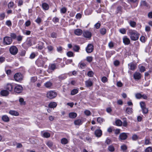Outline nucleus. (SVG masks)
<instances>
[{"label": "nucleus", "instance_id": "nucleus-36", "mask_svg": "<svg viewBox=\"0 0 152 152\" xmlns=\"http://www.w3.org/2000/svg\"><path fill=\"white\" fill-rule=\"evenodd\" d=\"M61 142L62 144H66L68 142L67 140L65 138H63L61 139Z\"/></svg>", "mask_w": 152, "mask_h": 152}, {"label": "nucleus", "instance_id": "nucleus-7", "mask_svg": "<svg viewBox=\"0 0 152 152\" xmlns=\"http://www.w3.org/2000/svg\"><path fill=\"white\" fill-rule=\"evenodd\" d=\"M23 89V88L20 85H16L14 88V92L17 93H21Z\"/></svg>", "mask_w": 152, "mask_h": 152}, {"label": "nucleus", "instance_id": "nucleus-8", "mask_svg": "<svg viewBox=\"0 0 152 152\" xmlns=\"http://www.w3.org/2000/svg\"><path fill=\"white\" fill-rule=\"evenodd\" d=\"M94 50V46L91 44H88L86 48V52L88 53L92 52Z\"/></svg>", "mask_w": 152, "mask_h": 152}, {"label": "nucleus", "instance_id": "nucleus-53", "mask_svg": "<svg viewBox=\"0 0 152 152\" xmlns=\"http://www.w3.org/2000/svg\"><path fill=\"white\" fill-rule=\"evenodd\" d=\"M50 36L53 38H56L57 37V34L54 32H53L51 34Z\"/></svg>", "mask_w": 152, "mask_h": 152}, {"label": "nucleus", "instance_id": "nucleus-24", "mask_svg": "<svg viewBox=\"0 0 152 152\" xmlns=\"http://www.w3.org/2000/svg\"><path fill=\"white\" fill-rule=\"evenodd\" d=\"M49 69L50 70H54L56 68V65L55 64H51L49 66Z\"/></svg>", "mask_w": 152, "mask_h": 152}, {"label": "nucleus", "instance_id": "nucleus-9", "mask_svg": "<svg viewBox=\"0 0 152 152\" xmlns=\"http://www.w3.org/2000/svg\"><path fill=\"white\" fill-rule=\"evenodd\" d=\"M37 64L40 66H43L45 64L44 60L42 58L38 59L36 61Z\"/></svg>", "mask_w": 152, "mask_h": 152}, {"label": "nucleus", "instance_id": "nucleus-32", "mask_svg": "<svg viewBox=\"0 0 152 152\" xmlns=\"http://www.w3.org/2000/svg\"><path fill=\"white\" fill-rule=\"evenodd\" d=\"M50 134L48 132H45L43 134V137L45 138H49L50 137Z\"/></svg>", "mask_w": 152, "mask_h": 152}, {"label": "nucleus", "instance_id": "nucleus-29", "mask_svg": "<svg viewBox=\"0 0 152 152\" xmlns=\"http://www.w3.org/2000/svg\"><path fill=\"white\" fill-rule=\"evenodd\" d=\"M74 123L75 125H80L82 124L81 120L79 119L75 120Z\"/></svg>", "mask_w": 152, "mask_h": 152}, {"label": "nucleus", "instance_id": "nucleus-4", "mask_svg": "<svg viewBox=\"0 0 152 152\" xmlns=\"http://www.w3.org/2000/svg\"><path fill=\"white\" fill-rule=\"evenodd\" d=\"M9 51L11 54L14 55L18 53V50L16 46H12L10 48Z\"/></svg>", "mask_w": 152, "mask_h": 152}, {"label": "nucleus", "instance_id": "nucleus-55", "mask_svg": "<svg viewBox=\"0 0 152 152\" xmlns=\"http://www.w3.org/2000/svg\"><path fill=\"white\" fill-rule=\"evenodd\" d=\"M37 80V77H32L31 78V82L33 83L35 82Z\"/></svg>", "mask_w": 152, "mask_h": 152}, {"label": "nucleus", "instance_id": "nucleus-21", "mask_svg": "<svg viewBox=\"0 0 152 152\" xmlns=\"http://www.w3.org/2000/svg\"><path fill=\"white\" fill-rule=\"evenodd\" d=\"M42 7L43 9L45 10H47L49 8L48 5L46 3H44L42 4Z\"/></svg>", "mask_w": 152, "mask_h": 152}, {"label": "nucleus", "instance_id": "nucleus-62", "mask_svg": "<svg viewBox=\"0 0 152 152\" xmlns=\"http://www.w3.org/2000/svg\"><path fill=\"white\" fill-rule=\"evenodd\" d=\"M66 11V9L65 7H63L61 10V12L63 13H65Z\"/></svg>", "mask_w": 152, "mask_h": 152}, {"label": "nucleus", "instance_id": "nucleus-47", "mask_svg": "<svg viewBox=\"0 0 152 152\" xmlns=\"http://www.w3.org/2000/svg\"><path fill=\"white\" fill-rule=\"evenodd\" d=\"M6 24L9 27L11 26L12 25L11 21L10 20H7L6 22Z\"/></svg>", "mask_w": 152, "mask_h": 152}, {"label": "nucleus", "instance_id": "nucleus-44", "mask_svg": "<svg viewBox=\"0 0 152 152\" xmlns=\"http://www.w3.org/2000/svg\"><path fill=\"white\" fill-rule=\"evenodd\" d=\"M119 32L123 34H124L126 33V30L125 28H121L119 29Z\"/></svg>", "mask_w": 152, "mask_h": 152}, {"label": "nucleus", "instance_id": "nucleus-12", "mask_svg": "<svg viewBox=\"0 0 152 152\" xmlns=\"http://www.w3.org/2000/svg\"><path fill=\"white\" fill-rule=\"evenodd\" d=\"M94 134L96 137H100L102 135V131L101 129H96L94 132Z\"/></svg>", "mask_w": 152, "mask_h": 152}, {"label": "nucleus", "instance_id": "nucleus-41", "mask_svg": "<svg viewBox=\"0 0 152 152\" xmlns=\"http://www.w3.org/2000/svg\"><path fill=\"white\" fill-rule=\"evenodd\" d=\"M105 143H107V145H109L111 144L112 142V140L108 138H107L105 141Z\"/></svg>", "mask_w": 152, "mask_h": 152}, {"label": "nucleus", "instance_id": "nucleus-63", "mask_svg": "<svg viewBox=\"0 0 152 152\" xmlns=\"http://www.w3.org/2000/svg\"><path fill=\"white\" fill-rule=\"evenodd\" d=\"M132 138L133 140H135L138 139V137L136 134H134L132 136Z\"/></svg>", "mask_w": 152, "mask_h": 152}, {"label": "nucleus", "instance_id": "nucleus-31", "mask_svg": "<svg viewBox=\"0 0 152 152\" xmlns=\"http://www.w3.org/2000/svg\"><path fill=\"white\" fill-rule=\"evenodd\" d=\"M78 90L77 89H74L72 90L71 92V94L72 95H74L77 94L78 92Z\"/></svg>", "mask_w": 152, "mask_h": 152}, {"label": "nucleus", "instance_id": "nucleus-33", "mask_svg": "<svg viewBox=\"0 0 152 152\" xmlns=\"http://www.w3.org/2000/svg\"><path fill=\"white\" fill-rule=\"evenodd\" d=\"M108 149L110 151L113 152L115 150V148L112 145H110L108 146Z\"/></svg>", "mask_w": 152, "mask_h": 152}, {"label": "nucleus", "instance_id": "nucleus-51", "mask_svg": "<svg viewBox=\"0 0 152 152\" xmlns=\"http://www.w3.org/2000/svg\"><path fill=\"white\" fill-rule=\"evenodd\" d=\"M84 113L87 116H89L91 115V113L90 111L86 110L84 112Z\"/></svg>", "mask_w": 152, "mask_h": 152}, {"label": "nucleus", "instance_id": "nucleus-20", "mask_svg": "<svg viewBox=\"0 0 152 152\" xmlns=\"http://www.w3.org/2000/svg\"><path fill=\"white\" fill-rule=\"evenodd\" d=\"M57 105V104L56 102H53L50 103L48 105V106L50 108H54L56 107Z\"/></svg>", "mask_w": 152, "mask_h": 152}, {"label": "nucleus", "instance_id": "nucleus-34", "mask_svg": "<svg viewBox=\"0 0 152 152\" xmlns=\"http://www.w3.org/2000/svg\"><path fill=\"white\" fill-rule=\"evenodd\" d=\"M100 33L102 35L105 34L106 32V29L105 28H101L100 29Z\"/></svg>", "mask_w": 152, "mask_h": 152}, {"label": "nucleus", "instance_id": "nucleus-23", "mask_svg": "<svg viewBox=\"0 0 152 152\" xmlns=\"http://www.w3.org/2000/svg\"><path fill=\"white\" fill-rule=\"evenodd\" d=\"M6 89L9 91H11L13 89L12 85L10 84H8L6 86Z\"/></svg>", "mask_w": 152, "mask_h": 152}, {"label": "nucleus", "instance_id": "nucleus-10", "mask_svg": "<svg viewBox=\"0 0 152 152\" xmlns=\"http://www.w3.org/2000/svg\"><path fill=\"white\" fill-rule=\"evenodd\" d=\"M141 74L139 72H136L133 75V77L135 80H139L141 78Z\"/></svg>", "mask_w": 152, "mask_h": 152}, {"label": "nucleus", "instance_id": "nucleus-58", "mask_svg": "<svg viewBox=\"0 0 152 152\" xmlns=\"http://www.w3.org/2000/svg\"><path fill=\"white\" fill-rule=\"evenodd\" d=\"M5 16V15L4 13H2L0 15V20H3Z\"/></svg>", "mask_w": 152, "mask_h": 152}, {"label": "nucleus", "instance_id": "nucleus-56", "mask_svg": "<svg viewBox=\"0 0 152 152\" xmlns=\"http://www.w3.org/2000/svg\"><path fill=\"white\" fill-rule=\"evenodd\" d=\"M14 3L13 2H10L8 5V8H11L14 5Z\"/></svg>", "mask_w": 152, "mask_h": 152}, {"label": "nucleus", "instance_id": "nucleus-57", "mask_svg": "<svg viewBox=\"0 0 152 152\" xmlns=\"http://www.w3.org/2000/svg\"><path fill=\"white\" fill-rule=\"evenodd\" d=\"M152 151V148L151 147H148L145 150V152H151Z\"/></svg>", "mask_w": 152, "mask_h": 152}, {"label": "nucleus", "instance_id": "nucleus-40", "mask_svg": "<svg viewBox=\"0 0 152 152\" xmlns=\"http://www.w3.org/2000/svg\"><path fill=\"white\" fill-rule=\"evenodd\" d=\"M121 149L123 151L125 152L127 149V147L126 145H124L121 146Z\"/></svg>", "mask_w": 152, "mask_h": 152}, {"label": "nucleus", "instance_id": "nucleus-61", "mask_svg": "<svg viewBox=\"0 0 152 152\" xmlns=\"http://www.w3.org/2000/svg\"><path fill=\"white\" fill-rule=\"evenodd\" d=\"M104 121V119L100 117H99L97 118V121L98 123H102Z\"/></svg>", "mask_w": 152, "mask_h": 152}, {"label": "nucleus", "instance_id": "nucleus-27", "mask_svg": "<svg viewBox=\"0 0 152 152\" xmlns=\"http://www.w3.org/2000/svg\"><path fill=\"white\" fill-rule=\"evenodd\" d=\"M115 123L117 126H121L122 125V122L121 120L119 119H117L116 120Z\"/></svg>", "mask_w": 152, "mask_h": 152}, {"label": "nucleus", "instance_id": "nucleus-11", "mask_svg": "<svg viewBox=\"0 0 152 152\" xmlns=\"http://www.w3.org/2000/svg\"><path fill=\"white\" fill-rule=\"evenodd\" d=\"M83 35L84 37L88 38H90L91 36V33L87 31H84L83 33Z\"/></svg>", "mask_w": 152, "mask_h": 152}, {"label": "nucleus", "instance_id": "nucleus-28", "mask_svg": "<svg viewBox=\"0 0 152 152\" xmlns=\"http://www.w3.org/2000/svg\"><path fill=\"white\" fill-rule=\"evenodd\" d=\"M132 109L130 107H127L126 109V113L128 114H131L132 112Z\"/></svg>", "mask_w": 152, "mask_h": 152}, {"label": "nucleus", "instance_id": "nucleus-64", "mask_svg": "<svg viewBox=\"0 0 152 152\" xmlns=\"http://www.w3.org/2000/svg\"><path fill=\"white\" fill-rule=\"evenodd\" d=\"M100 26L101 24H100V23H97L94 26L96 29H98L100 28Z\"/></svg>", "mask_w": 152, "mask_h": 152}, {"label": "nucleus", "instance_id": "nucleus-37", "mask_svg": "<svg viewBox=\"0 0 152 152\" xmlns=\"http://www.w3.org/2000/svg\"><path fill=\"white\" fill-rule=\"evenodd\" d=\"M19 102L20 103V104L22 105H24L26 104V102L24 101V99L22 98L19 99Z\"/></svg>", "mask_w": 152, "mask_h": 152}, {"label": "nucleus", "instance_id": "nucleus-16", "mask_svg": "<svg viewBox=\"0 0 152 152\" xmlns=\"http://www.w3.org/2000/svg\"><path fill=\"white\" fill-rule=\"evenodd\" d=\"M74 33L76 35L79 36L82 34L83 31L81 29H77L75 30Z\"/></svg>", "mask_w": 152, "mask_h": 152}, {"label": "nucleus", "instance_id": "nucleus-42", "mask_svg": "<svg viewBox=\"0 0 152 152\" xmlns=\"http://www.w3.org/2000/svg\"><path fill=\"white\" fill-rule=\"evenodd\" d=\"M11 38L12 39H15L16 37V35L14 33H11L10 34Z\"/></svg>", "mask_w": 152, "mask_h": 152}, {"label": "nucleus", "instance_id": "nucleus-49", "mask_svg": "<svg viewBox=\"0 0 152 152\" xmlns=\"http://www.w3.org/2000/svg\"><path fill=\"white\" fill-rule=\"evenodd\" d=\"M47 48L49 52L52 51L53 49V47L51 45H48L47 47Z\"/></svg>", "mask_w": 152, "mask_h": 152}, {"label": "nucleus", "instance_id": "nucleus-60", "mask_svg": "<svg viewBox=\"0 0 152 152\" xmlns=\"http://www.w3.org/2000/svg\"><path fill=\"white\" fill-rule=\"evenodd\" d=\"M101 80H102V81L103 82L105 83L107 81V79L106 77L104 76V77H103L102 78Z\"/></svg>", "mask_w": 152, "mask_h": 152}, {"label": "nucleus", "instance_id": "nucleus-3", "mask_svg": "<svg viewBox=\"0 0 152 152\" xmlns=\"http://www.w3.org/2000/svg\"><path fill=\"white\" fill-rule=\"evenodd\" d=\"M12 42V40L10 37H5L3 39V43L4 45H10Z\"/></svg>", "mask_w": 152, "mask_h": 152}, {"label": "nucleus", "instance_id": "nucleus-13", "mask_svg": "<svg viewBox=\"0 0 152 152\" xmlns=\"http://www.w3.org/2000/svg\"><path fill=\"white\" fill-rule=\"evenodd\" d=\"M128 65L129 69L132 70H134L136 68V64L132 62L129 64Z\"/></svg>", "mask_w": 152, "mask_h": 152}, {"label": "nucleus", "instance_id": "nucleus-54", "mask_svg": "<svg viewBox=\"0 0 152 152\" xmlns=\"http://www.w3.org/2000/svg\"><path fill=\"white\" fill-rule=\"evenodd\" d=\"M26 51L24 50H22L21 51L20 53V55L21 56H24L26 54Z\"/></svg>", "mask_w": 152, "mask_h": 152}, {"label": "nucleus", "instance_id": "nucleus-25", "mask_svg": "<svg viewBox=\"0 0 152 152\" xmlns=\"http://www.w3.org/2000/svg\"><path fill=\"white\" fill-rule=\"evenodd\" d=\"M10 114L12 115L15 116H18L19 115V113L18 112L14 110H10L9 112Z\"/></svg>", "mask_w": 152, "mask_h": 152}, {"label": "nucleus", "instance_id": "nucleus-39", "mask_svg": "<svg viewBox=\"0 0 152 152\" xmlns=\"http://www.w3.org/2000/svg\"><path fill=\"white\" fill-rule=\"evenodd\" d=\"M139 70L141 72H144L145 71V69L144 66H141L139 67Z\"/></svg>", "mask_w": 152, "mask_h": 152}, {"label": "nucleus", "instance_id": "nucleus-6", "mask_svg": "<svg viewBox=\"0 0 152 152\" xmlns=\"http://www.w3.org/2000/svg\"><path fill=\"white\" fill-rule=\"evenodd\" d=\"M23 77L20 73H17L15 74L14 76L15 80L17 81H20L23 79Z\"/></svg>", "mask_w": 152, "mask_h": 152}, {"label": "nucleus", "instance_id": "nucleus-59", "mask_svg": "<svg viewBox=\"0 0 152 152\" xmlns=\"http://www.w3.org/2000/svg\"><path fill=\"white\" fill-rule=\"evenodd\" d=\"M82 17V15L80 13H78L76 14L75 18L77 19H80Z\"/></svg>", "mask_w": 152, "mask_h": 152}, {"label": "nucleus", "instance_id": "nucleus-43", "mask_svg": "<svg viewBox=\"0 0 152 152\" xmlns=\"http://www.w3.org/2000/svg\"><path fill=\"white\" fill-rule=\"evenodd\" d=\"M46 144L50 148L51 147H52L53 145V143L52 142L50 141H48L46 142Z\"/></svg>", "mask_w": 152, "mask_h": 152}, {"label": "nucleus", "instance_id": "nucleus-48", "mask_svg": "<svg viewBox=\"0 0 152 152\" xmlns=\"http://www.w3.org/2000/svg\"><path fill=\"white\" fill-rule=\"evenodd\" d=\"M141 5L142 6H148L146 2L145 1H142L141 2Z\"/></svg>", "mask_w": 152, "mask_h": 152}, {"label": "nucleus", "instance_id": "nucleus-5", "mask_svg": "<svg viewBox=\"0 0 152 152\" xmlns=\"http://www.w3.org/2000/svg\"><path fill=\"white\" fill-rule=\"evenodd\" d=\"M140 107L142 109L143 113L144 114H146L148 113V109L146 108L145 102H140Z\"/></svg>", "mask_w": 152, "mask_h": 152}, {"label": "nucleus", "instance_id": "nucleus-35", "mask_svg": "<svg viewBox=\"0 0 152 152\" xmlns=\"http://www.w3.org/2000/svg\"><path fill=\"white\" fill-rule=\"evenodd\" d=\"M80 47L77 45H75L73 47V50L76 52H78L80 49Z\"/></svg>", "mask_w": 152, "mask_h": 152}, {"label": "nucleus", "instance_id": "nucleus-19", "mask_svg": "<svg viewBox=\"0 0 152 152\" xmlns=\"http://www.w3.org/2000/svg\"><path fill=\"white\" fill-rule=\"evenodd\" d=\"M69 117L71 118H75L77 116V115L76 113L74 112L70 113L69 114Z\"/></svg>", "mask_w": 152, "mask_h": 152}, {"label": "nucleus", "instance_id": "nucleus-26", "mask_svg": "<svg viewBox=\"0 0 152 152\" xmlns=\"http://www.w3.org/2000/svg\"><path fill=\"white\" fill-rule=\"evenodd\" d=\"M122 120L123 122H122V124L123 126L126 127L127 126L128 124L126 118H123Z\"/></svg>", "mask_w": 152, "mask_h": 152}, {"label": "nucleus", "instance_id": "nucleus-30", "mask_svg": "<svg viewBox=\"0 0 152 152\" xmlns=\"http://www.w3.org/2000/svg\"><path fill=\"white\" fill-rule=\"evenodd\" d=\"M45 86L47 88H50L52 85V83L50 82H47L45 84Z\"/></svg>", "mask_w": 152, "mask_h": 152}, {"label": "nucleus", "instance_id": "nucleus-18", "mask_svg": "<svg viewBox=\"0 0 152 152\" xmlns=\"http://www.w3.org/2000/svg\"><path fill=\"white\" fill-rule=\"evenodd\" d=\"M0 93L2 96H7L9 92L6 90H3L1 91Z\"/></svg>", "mask_w": 152, "mask_h": 152}, {"label": "nucleus", "instance_id": "nucleus-14", "mask_svg": "<svg viewBox=\"0 0 152 152\" xmlns=\"http://www.w3.org/2000/svg\"><path fill=\"white\" fill-rule=\"evenodd\" d=\"M123 42L125 45H129L130 43V40L126 36H124L123 38Z\"/></svg>", "mask_w": 152, "mask_h": 152}, {"label": "nucleus", "instance_id": "nucleus-2", "mask_svg": "<svg viewBox=\"0 0 152 152\" xmlns=\"http://www.w3.org/2000/svg\"><path fill=\"white\" fill-rule=\"evenodd\" d=\"M57 95V94L56 92L50 91L47 93L46 96L48 98L51 99L55 98Z\"/></svg>", "mask_w": 152, "mask_h": 152}, {"label": "nucleus", "instance_id": "nucleus-50", "mask_svg": "<svg viewBox=\"0 0 152 152\" xmlns=\"http://www.w3.org/2000/svg\"><path fill=\"white\" fill-rule=\"evenodd\" d=\"M94 75V73L92 71H89L88 72L87 75L88 76L92 77Z\"/></svg>", "mask_w": 152, "mask_h": 152}, {"label": "nucleus", "instance_id": "nucleus-45", "mask_svg": "<svg viewBox=\"0 0 152 152\" xmlns=\"http://www.w3.org/2000/svg\"><path fill=\"white\" fill-rule=\"evenodd\" d=\"M135 97L137 99H140L142 98V95L140 93H137L135 94Z\"/></svg>", "mask_w": 152, "mask_h": 152}, {"label": "nucleus", "instance_id": "nucleus-46", "mask_svg": "<svg viewBox=\"0 0 152 152\" xmlns=\"http://www.w3.org/2000/svg\"><path fill=\"white\" fill-rule=\"evenodd\" d=\"M67 56L69 57L73 56V53L72 52L69 51L67 53Z\"/></svg>", "mask_w": 152, "mask_h": 152}, {"label": "nucleus", "instance_id": "nucleus-22", "mask_svg": "<svg viewBox=\"0 0 152 152\" xmlns=\"http://www.w3.org/2000/svg\"><path fill=\"white\" fill-rule=\"evenodd\" d=\"M2 119L4 122H7L10 121V118L8 117L6 115H4L2 117Z\"/></svg>", "mask_w": 152, "mask_h": 152}, {"label": "nucleus", "instance_id": "nucleus-1", "mask_svg": "<svg viewBox=\"0 0 152 152\" xmlns=\"http://www.w3.org/2000/svg\"><path fill=\"white\" fill-rule=\"evenodd\" d=\"M128 34L132 40L136 41L139 39V34L135 30L132 29L129 30L128 31Z\"/></svg>", "mask_w": 152, "mask_h": 152}, {"label": "nucleus", "instance_id": "nucleus-38", "mask_svg": "<svg viewBox=\"0 0 152 152\" xmlns=\"http://www.w3.org/2000/svg\"><path fill=\"white\" fill-rule=\"evenodd\" d=\"M129 23L131 26L133 27H135L136 24L135 22L134 21H129Z\"/></svg>", "mask_w": 152, "mask_h": 152}, {"label": "nucleus", "instance_id": "nucleus-17", "mask_svg": "<svg viewBox=\"0 0 152 152\" xmlns=\"http://www.w3.org/2000/svg\"><path fill=\"white\" fill-rule=\"evenodd\" d=\"M93 84L92 82L89 79L85 82V85L87 87H91Z\"/></svg>", "mask_w": 152, "mask_h": 152}, {"label": "nucleus", "instance_id": "nucleus-15", "mask_svg": "<svg viewBox=\"0 0 152 152\" xmlns=\"http://www.w3.org/2000/svg\"><path fill=\"white\" fill-rule=\"evenodd\" d=\"M119 137L121 140H125L127 138V135L126 133H122L120 134Z\"/></svg>", "mask_w": 152, "mask_h": 152}, {"label": "nucleus", "instance_id": "nucleus-52", "mask_svg": "<svg viewBox=\"0 0 152 152\" xmlns=\"http://www.w3.org/2000/svg\"><path fill=\"white\" fill-rule=\"evenodd\" d=\"M92 59V57L91 56H88L86 58V60L89 62H91Z\"/></svg>", "mask_w": 152, "mask_h": 152}]
</instances>
